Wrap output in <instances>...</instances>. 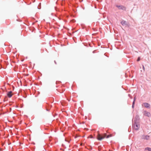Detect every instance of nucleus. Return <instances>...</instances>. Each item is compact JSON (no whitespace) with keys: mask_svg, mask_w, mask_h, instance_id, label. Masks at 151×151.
Segmentation results:
<instances>
[{"mask_svg":"<svg viewBox=\"0 0 151 151\" xmlns=\"http://www.w3.org/2000/svg\"><path fill=\"white\" fill-rule=\"evenodd\" d=\"M139 122H137V120H134V123L133 124V127L136 130H137L139 127V125L138 124Z\"/></svg>","mask_w":151,"mask_h":151,"instance_id":"nucleus-1","label":"nucleus"},{"mask_svg":"<svg viewBox=\"0 0 151 151\" xmlns=\"http://www.w3.org/2000/svg\"><path fill=\"white\" fill-rule=\"evenodd\" d=\"M63 4L62 3V6H63Z\"/></svg>","mask_w":151,"mask_h":151,"instance_id":"nucleus-22","label":"nucleus"},{"mask_svg":"<svg viewBox=\"0 0 151 151\" xmlns=\"http://www.w3.org/2000/svg\"><path fill=\"white\" fill-rule=\"evenodd\" d=\"M134 105H132V108H134Z\"/></svg>","mask_w":151,"mask_h":151,"instance_id":"nucleus-17","label":"nucleus"},{"mask_svg":"<svg viewBox=\"0 0 151 151\" xmlns=\"http://www.w3.org/2000/svg\"><path fill=\"white\" fill-rule=\"evenodd\" d=\"M54 62L55 64H57V63L55 60L54 61Z\"/></svg>","mask_w":151,"mask_h":151,"instance_id":"nucleus-19","label":"nucleus"},{"mask_svg":"<svg viewBox=\"0 0 151 151\" xmlns=\"http://www.w3.org/2000/svg\"><path fill=\"white\" fill-rule=\"evenodd\" d=\"M78 137V136H75V138H76Z\"/></svg>","mask_w":151,"mask_h":151,"instance_id":"nucleus-18","label":"nucleus"},{"mask_svg":"<svg viewBox=\"0 0 151 151\" xmlns=\"http://www.w3.org/2000/svg\"><path fill=\"white\" fill-rule=\"evenodd\" d=\"M143 105L147 109H149L150 108V104L147 103H143Z\"/></svg>","mask_w":151,"mask_h":151,"instance_id":"nucleus-5","label":"nucleus"},{"mask_svg":"<svg viewBox=\"0 0 151 151\" xmlns=\"http://www.w3.org/2000/svg\"><path fill=\"white\" fill-rule=\"evenodd\" d=\"M139 116L138 115H137L134 118V120L135 119L136 120H137V122H139Z\"/></svg>","mask_w":151,"mask_h":151,"instance_id":"nucleus-9","label":"nucleus"},{"mask_svg":"<svg viewBox=\"0 0 151 151\" xmlns=\"http://www.w3.org/2000/svg\"><path fill=\"white\" fill-rule=\"evenodd\" d=\"M65 141H67V142H70V140H67L66 139H65Z\"/></svg>","mask_w":151,"mask_h":151,"instance_id":"nucleus-13","label":"nucleus"},{"mask_svg":"<svg viewBox=\"0 0 151 151\" xmlns=\"http://www.w3.org/2000/svg\"><path fill=\"white\" fill-rule=\"evenodd\" d=\"M140 57H138L137 59V61H139L140 60Z\"/></svg>","mask_w":151,"mask_h":151,"instance_id":"nucleus-12","label":"nucleus"},{"mask_svg":"<svg viewBox=\"0 0 151 151\" xmlns=\"http://www.w3.org/2000/svg\"><path fill=\"white\" fill-rule=\"evenodd\" d=\"M142 67L144 70H145V67L143 65H142Z\"/></svg>","mask_w":151,"mask_h":151,"instance_id":"nucleus-15","label":"nucleus"},{"mask_svg":"<svg viewBox=\"0 0 151 151\" xmlns=\"http://www.w3.org/2000/svg\"><path fill=\"white\" fill-rule=\"evenodd\" d=\"M143 114L144 116L149 117L151 116L150 113L149 112H147L146 111H143Z\"/></svg>","mask_w":151,"mask_h":151,"instance_id":"nucleus-4","label":"nucleus"},{"mask_svg":"<svg viewBox=\"0 0 151 151\" xmlns=\"http://www.w3.org/2000/svg\"><path fill=\"white\" fill-rule=\"evenodd\" d=\"M116 6L119 9H122L125 11L126 10V7L124 6L116 5Z\"/></svg>","mask_w":151,"mask_h":151,"instance_id":"nucleus-3","label":"nucleus"},{"mask_svg":"<svg viewBox=\"0 0 151 151\" xmlns=\"http://www.w3.org/2000/svg\"><path fill=\"white\" fill-rule=\"evenodd\" d=\"M12 91H9L7 93V95L9 98H11L12 96Z\"/></svg>","mask_w":151,"mask_h":151,"instance_id":"nucleus-8","label":"nucleus"},{"mask_svg":"<svg viewBox=\"0 0 151 151\" xmlns=\"http://www.w3.org/2000/svg\"><path fill=\"white\" fill-rule=\"evenodd\" d=\"M55 10L56 11H57V10H58V8H57L56 7H55Z\"/></svg>","mask_w":151,"mask_h":151,"instance_id":"nucleus-14","label":"nucleus"},{"mask_svg":"<svg viewBox=\"0 0 151 151\" xmlns=\"http://www.w3.org/2000/svg\"><path fill=\"white\" fill-rule=\"evenodd\" d=\"M149 137L150 136L149 135L145 136L144 135H143L142 136V138L143 139L148 140Z\"/></svg>","mask_w":151,"mask_h":151,"instance_id":"nucleus-6","label":"nucleus"},{"mask_svg":"<svg viewBox=\"0 0 151 151\" xmlns=\"http://www.w3.org/2000/svg\"><path fill=\"white\" fill-rule=\"evenodd\" d=\"M91 147V150H92V147Z\"/></svg>","mask_w":151,"mask_h":151,"instance_id":"nucleus-21","label":"nucleus"},{"mask_svg":"<svg viewBox=\"0 0 151 151\" xmlns=\"http://www.w3.org/2000/svg\"><path fill=\"white\" fill-rule=\"evenodd\" d=\"M46 109L47 111H50V109H49L48 108H46Z\"/></svg>","mask_w":151,"mask_h":151,"instance_id":"nucleus-16","label":"nucleus"},{"mask_svg":"<svg viewBox=\"0 0 151 151\" xmlns=\"http://www.w3.org/2000/svg\"><path fill=\"white\" fill-rule=\"evenodd\" d=\"M106 137V138H108L109 137V136L107 135L106 134H104L103 135H101L99 134L97 137V139L99 140H101L104 138Z\"/></svg>","mask_w":151,"mask_h":151,"instance_id":"nucleus-2","label":"nucleus"},{"mask_svg":"<svg viewBox=\"0 0 151 151\" xmlns=\"http://www.w3.org/2000/svg\"><path fill=\"white\" fill-rule=\"evenodd\" d=\"M135 98H134V101L132 103V105H134L135 104Z\"/></svg>","mask_w":151,"mask_h":151,"instance_id":"nucleus-11","label":"nucleus"},{"mask_svg":"<svg viewBox=\"0 0 151 151\" xmlns=\"http://www.w3.org/2000/svg\"><path fill=\"white\" fill-rule=\"evenodd\" d=\"M145 150H147L148 151H151V148L148 147H147L145 148Z\"/></svg>","mask_w":151,"mask_h":151,"instance_id":"nucleus-10","label":"nucleus"},{"mask_svg":"<svg viewBox=\"0 0 151 151\" xmlns=\"http://www.w3.org/2000/svg\"><path fill=\"white\" fill-rule=\"evenodd\" d=\"M121 23L122 25L123 26L124 25H128V22H127L124 20H122L121 22Z\"/></svg>","mask_w":151,"mask_h":151,"instance_id":"nucleus-7","label":"nucleus"},{"mask_svg":"<svg viewBox=\"0 0 151 151\" xmlns=\"http://www.w3.org/2000/svg\"><path fill=\"white\" fill-rule=\"evenodd\" d=\"M104 55H105V56H107L106 55V53H105Z\"/></svg>","mask_w":151,"mask_h":151,"instance_id":"nucleus-20","label":"nucleus"}]
</instances>
